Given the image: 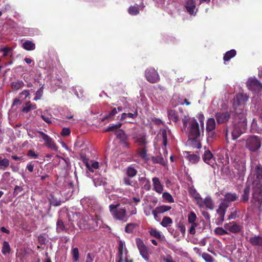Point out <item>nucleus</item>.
Instances as JSON below:
<instances>
[{
    "mask_svg": "<svg viewBox=\"0 0 262 262\" xmlns=\"http://www.w3.org/2000/svg\"><path fill=\"white\" fill-rule=\"evenodd\" d=\"M247 94L239 93L236 95L233 101V107L234 112L239 116L241 121L238 124L234 126V129L232 132L234 139L238 138L246 130L247 126V120L245 118L246 111L244 110L245 103L248 100Z\"/></svg>",
    "mask_w": 262,
    "mask_h": 262,
    "instance_id": "f257e3e1",
    "label": "nucleus"
},
{
    "mask_svg": "<svg viewBox=\"0 0 262 262\" xmlns=\"http://www.w3.org/2000/svg\"><path fill=\"white\" fill-rule=\"evenodd\" d=\"M233 161L234 167L237 170L238 174H242L246 170V160L244 156L240 153L239 148L235 145H230L227 147L226 158L220 159L223 165L229 163V157Z\"/></svg>",
    "mask_w": 262,
    "mask_h": 262,
    "instance_id": "f03ea898",
    "label": "nucleus"
},
{
    "mask_svg": "<svg viewBox=\"0 0 262 262\" xmlns=\"http://www.w3.org/2000/svg\"><path fill=\"white\" fill-rule=\"evenodd\" d=\"M183 129L191 139H196L203 135L204 130L199 127V123L194 118L184 116L182 118Z\"/></svg>",
    "mask_w": 262,
    "mask_h": 262,
    "instance_id": "7ed1b4c3",
    "label": "nucleus"
},
{
    "mask_svg": "<svg viewBox=\"0 0 262 262\" xmlns=\"http://www.w3.org/2000/svg\"><path fill=\"white\" fill-rule=\"evenodd\" d=\"M255 175L258 182L254 189L251 201L255 206L260 207L262 203V168L259 166L255 167Z\"/></svg>",
    "mask_w": 262,
    "mask_h": 262,
    "instance_id": "20e7f679",
    "label": "nucleus"
},
{
    "mask_svg": "<svg viewBox=\"0 0 262 262\" xmlns=\"http://www.w3.org/2000/svg\"><path fill=\"white\" fill-rule=\"evenodd\" d=\"M109 210L115 219L124 222L127 221L128 216L126 213V208L120 204L110 205Z\"/></svg>",
    "mask_w": 262,
    "mask_h": 262,
    "instance_id": "39448f33",
    "label": "nucleus"
},
{
    "mask_svg": "<svg viewBox=\"0 0 262 262\" xmlns=\"http://www.w3.org/2000/svg\"><path fill=\"white\" fill-rule=\"evenodd\" d=\"M102 224V221L97 217L94 219L92 216H85L82 221L79 224V227L83 230H93L96 228L100 227Z\"/></svg>",
    "mask_w": 262,
    "mask_h": 262,
    "instance_id": "423d86ee",
    "label": "nucleus"
},
{
    "mask_svg": "<svg viewBox=\"0 0 262 262\" xmlns=\"http://www.w3.org/2000/svg\"><path fill=\"white\" fill-rule=\"evenodd\" d=\"M261 140L255 136H252L247 138L246 147L251 151H255L261 146Z\"/></svg>",
    "mask_w": 262,
    "mask_h": 262,
    "instance_id": "0eeeda50",
    "label": "nucleus"
},
{
    "mask_svg": "<svg viewBox=\"0 0 262 262\" xmlns=\"http://www.w3.org/2000/svg\"><path fill=\"white\" fill-rule=\"evenodd\" d=\"M247 86L249 90L260 96L262 93V83L255 78H250L247 82Z\"/></svg>",
    "mask_w": 262,
    "mask_h": 262,
    "instance_id": "6e6552de",
    "label": "nucleus"
},
{
    "mask_svg": "<svg viewBox=\"0 0 262 262\" xmlns=\"http://www.w3.org/2000/svg\"><path fill=\"white\" fill-rule=\"evenodd\" d=\"M229 206L227 202H222L217 209V213L219 215L216 219V225H220L224 221V216L227 208Z\"/></svg>",
    "mask_w": 262,
    "mask_h": 262,
    "instance_id": "1a4fd4ad",
    "label": "nucleus"
},
{
    "mask_svg": "<svg viewBox=\"0 0 262 262\" xmlns=\"http://www.w3.org/2000/svg\"><path fill=\"white\" fill-rule=\"evenodd\" d=\"M137 246L139 251L140 255L147 262L149 261V254L147 247L144 245L143 241L139 238L136 239Z\"/></svg>",
    "mask_w": 262,
    "mask_h": 262,
    "instance_id": "9d476101",
    "label": "nucleus"
},
{
    "mask_svg": "<svg viewBox=\"0 0 262 262\" xmlns=\"http://www.w3.org/2000/svg\"><path fill=\"white\" fill-rule=\"evenodd\" d=\"M38 133L40 135V137L43 140L45 144L47 147L51 149L52 150H57V146L50 137L41 131L38 132Z\"/></svg>",
    "mask_w": 262,
    "mask_h": 262,
    "instance_id": "9b49d317",
    "label": "nucleus"
},
{
    "mask_svg": "<svg viewBox=\"0 0 262 262\" xmlns=\"http://www.w3.org/2000/svg\"><path fill=\"white\" fill-rule=\"evenodd\" d=\"M146 79L150 83H155L158 81L159 76L154 69H149L145 71Z\"/></svg>",
    "mask_w": 262,
    "mask_h": 262,
    "instance_id": "f8f14e48",
    "label": "nucleus"
},
{
    "mask_svg": "<svg viewBox=\"0 0 262 262\" xmlns=\"http://www.w3.org/2000/svg\"><path fill=\"white\" fill-rule=\"evenodd\" d=\"M185 8L187 12L191 15H195L198 11L194 0H186Z\"/></svg>",
    "mask_w": 262,
    "mask_h": 262,
    "instance_id": "ddd939ff",
    "label": "nucleus"
},
{
    "mask_svg": "<svg viewBox=\"0 0 262 262\" xmlns=\"http://www.w3.org/2000/svg\"><path fill=\"white\" fill-rule=\"evenodd\" d=\"M200 208H206L209 209H213L214 208L213 202L210 197L207 196L204 200L201 199L198 201V204Z\"/></svg>",
    "mask_w": 262,
    "mask_h": 262,
    "instance_id": "4468645a",
    "label": "nucleus"
},
{
    "mask_svg": "<svg viewBox=\"0 0 262 262\" xmlns=\"http://www.w3.org/2000/svg\"><path fill=\"white\" fill-rule=\"evenodd\" d=\"M153 190L158 193L161 194L164 190V185L162 184L159 178L154 177L152 178Z\"/></svg>",
    "mask_w": 262,
    "mask_h": 262,
    "instance_id": "2eb2a0df",
    "label": "nucleus"
},
{
    "mask_svg": "<svg viewBox=\"0 0 262 262\" xmlns=\"http://www.w3.org/2000/svg\"><path fill=\"white\" fill-rule=\"evenodd\" d=\"M224 228L226 230L231 233H237L239 232L241 230V226L235 222H230L226 223L224 225Z\"/></svg>",
    "mask_w": 262,
    "mask_h": 262,
    "instance_id": "dca6fc26",
    "label": "nucleus"
},
{
    "mask_svg": "<svg viewBox=\"0 0 262 262\" xmlns=\"http://www.w3.org/2000/svg\"><path fill=\"white\" fill-rule=\"evenodd\" d=\"M203 159L206 164L210 165L211 166H213L215 164V159L214 158L212 154L209 150L205 151L203 156Z\"/></svg>",
    "mask_w": 262,
    "mask_h": 262,
    "instance_id": "f3484780",
    "label": "nucleus"
},
{
    "mask_svg": "<svg viewBox=\"0 0 262 262\" xmlns=\"http://www.w3.org/2000/svg\"><path fill=\"white\" fill-rule=\"evenodd\" d=\"M82 161L85 165L86 168L91 172H94V170L99 167V163L95 161H90L85 157L82 158Z\"/></svg>",
    "mask_w": 262,
    "mask_h": 262,
    "instance_id": "a211bd4d",
    "label": "nucleus"
},
{
    "mask_svg": "<svg viewBox=\"0 0 262 262\" xmlns=\"http://www.w3.org/2000/svg\"><path fill=\"white\" fill-rule=\"evenodd\" d=\"M215 118L219 124L224 123L227 122L230 117V114L228 112H219L215 114Z\"/></svg>",
    "mask_w": 262,
    "mask_h": 262,
    "instance_id": "6ab92c4d",
    "label": "nucleus"
},
{
    "mask_svg": "<svg viewBox=\"0 0 262 262\" xmlns=\"http://www.w3.org/2000/svg\"><path fill=\"white\" fill-rule=\"evenodd\" d=\"M134 141L141 146H145L147 144L146 136L144 133L135 134L133 137Z\"/></svg>",
    "mask_w": 262,
    "mask_h": 262,
    "instance_id": "aec40b11",
    "label": "nucleus"
},
{
    "mask_svg": "<svg viewBox=\"0 0 262 262\" xmlns=\"http://www.w3.org/2000/svg\"><path fill=\"white\" fill-rule=\"evenodd\" d=\"M118 256L124 257L125 262H133L132 260H128L127 257V250L125 244L122 241H120L118 247Z\"/></svg>",
    "mask_w": 262,
    "mask_h": 262,
    "instance_id": "412c9836",
    "label": "nucleus"
},
{
    "mask_svg": "<svg viewBox=\"0 0 262 262\" xmlns=\"http://www.w3.org/2000/svg\"><path fill=\"white\" fill-rule=\"evenodd\" d=\"M139 182L142 189L146 191L150 190L151 184L149 179L145 177H140L139 178Z\"/></svg>",
    "mask_w": 262,
    "mask_h": 262,
    "instance_id": "4be33fe9",
    "label": "nucleus"
},
{
    "mask_svg": "<svg viewBox=\"0 0 262 262\" xmlns=\"http://www.w3.org/2000/svg\"><path fill=\"white\" fill-rule=\"evenodd\" d=\"M238 199V196L235 193H227L224 195V198L222 202L229 203L236 201Z\"/></svg>",
    "mask_w": 262,
    "mask_h": 262,
    "instance_id": "5701e85b",
    "label": "nucleus"
},
{
    "mask_svg": "<svg viewBox=\"0 0 262 262\" xmlns=\"http://www.w3.org/2000/svg\"><path fill=\"white\" fill-rule=\"evenodd\" d=\"M186 157L187 159L192 164L197 163L200 159V157L196 154H190L189 152H186Z\"/></svg>",
    "mask_w": 262,
    "mask_h": 262,
    "instance_id": "b1692460",
    "label": "nucleus"
},
{
    "mask_svg": "<svg viewBox=\"0 0 262 262\" xmlns=\"http://www.w3.org/2000/svg\"><path fill=\"white\" fill-rule=\"evenodd\" d=\"M249 242L254 246H262V237L259 236H254L251 237L249 239Z\"/></svg>",
    "mask_w": 262,
    "mask_h": 262,
    "instance_id": "393cba45",
    "label": "nucleus"
},
{
    "mask_svg": "<svg viewBox=\"0 0 262 262\" xmlns=\"http://www.w3.org/2000/svg\"><path fill=\"white\" fill-rule=\"evenodd\" d=\"M215 121L214 118H210L207 120L206 130L208 132L212 131L215 128Z\"/></svg>",
    "mask_w": 262,
    "mask_h": 262,
    "instance_id": "a878e982",
    "label": "nucleus"
},
{
    "mask_svg": "<svg viewBox=\"0 0 262 262\" xmlns=\"http://www.w3.org/2000/svg\"><path fill=\"white\" fill-rule=\"evenodd\" d=\"M138 154L139 157H141L145 161H146L148 160V158L147 155V150L145 146L143 147L139 148L138 149Z\"/></svg>",
    "mask_w": 262,
    "mask_h": 262,
    "instance_id": "bb28decb",
    "label": "nucleus"
},
{
    "mask_svg": "<svg viewBox=\"0 0 262 262\" xmlns=\"http://www.w3.org/2000/svg\"><path fill=\"white\" fill-rule=\"evenodd\" d=\"M137 115L138 112L136 110H135L134 113H123L121 114L120 120L123 121L125 120L127 118L134 119Z\"/></svg>",
    "mask_w": 262,
    "mask_h": 262,
    "instance_id": "cd10ccee",
    "label": "nucleus"
},
{
    "mask_svg": "<svg viewBox=\"0 0 262 262\" xmlns=\"http://www.w3.org/2000/svg\"><path fill=\"white\" fill-rule=\"evenodd\" d=\"M80 202L82 205L89 207L94 203V200L90 197H84L81 200Z\"/></svg>",
    "mask_w": 262,
    "mask_h": 262,
    "instance_id": "c85d7f7f",
    "label": "nucleus"
},
{
    "mask_svg": "<svg viewBox=\"0 0 262 262\" xmlns=\"http://www.w3.org/2000/svg\"><path fill=\"white\" fill-rule=\"evenodd\" d=\"M236 52L234 49L227 51L224 56V60L225 61L230 60L231 58L234 57L236 55Z\"/></svg>",
    "mask_w": 262,
    "mask_h": 262,
    "instance_id": "c756f323",
    "label": "nucleus"
},
{
    "mask_svg": "<svg viewBox=\"0 0 262 262\" xmlns=\"http://www.w3.org/2000/svg\"><path fill=\"white\" fill-rule=\"evenodd\" d=\"M23 47L26 50L31 51L35 48V45L31 41L27 40L23 43Z\"/></svg>",
    "mask_w": 262,
    "mask_h": 262,
    "instance_id": "7c9ffc66",
    "label": "nucleus"
},
{
    "mask_svg": "<svg viewBox=\"0 0 262 262\" xmlns=\"http://www.w3.org/2000/svg\"><path fill=\"white\" fill-rule=\"evenodd\" d=\"M169 120L174 122H177L179 120V117L177 115L176 112L173 110H170L167 113Z\"/></svg>",
    "mask_w": 262,
    "mask_h": 262,
    "instance_id": "2f4dec72",
    "label": "nucleus"
},
{
    "mask_svg": "<svg viewBox=\"0 0 262 262\" xmlns=\"http://www.w3.org/2000/svg\"><path fill=\"white\" fill-rule=\"evenodd\" d=\"M210 245L213 249H220L222 247V244L221 242L214 238H213L210 241Z\"/></svg>",
    "mask_w": 262,
    "mask_h": 262,
    "instance_id": "473e14b6",
    "label": "nucleus"
},
{
    "mask_svg": "<svg viewBox=\"0 0 262 262\" xmlns=\"http://www.w3.org/2000/svg\"><path fill=\"white\" fill-rule=\"evenodd\" d=\"M10 250L11 248L9 243L7 241H4L2 245V253L5 255H7L10 253Z\"/></svg>",
    "mask_w": 262,
    "mask_h": 262,
    "instance_id": "72a5a7b5",
    "label": "nucleus"
},
{
    "mask_svg": "<svg viewBox=\"0 0 262 262\" xmlns=\"http://www.w3.org/2000/svg\"><path fill=\"white\" fill-rule=\"evenodd\" d=\"M12 48L8 47H4L0 49V52H3L4 57L12 56Z\"/></svg>",
    "mask_w": 262,
    "mask_h": 262,
    "instance_id": "f704fd0d",
    "label": "nucleus"
},
{
    "mask_svg": "<svg viewBox=\"0 0 262 262\" xmlns=\"http://www.w3.org/2000/svg\"><path fill=\"white\" fill-rule=\"evenodd\" d=\"M149 233L151 236L158 239H162L164 237V236L162 235L161 232L156 229H151L149 231Z\"/></svg>",
    "mask_w": 262,
    "mask_h": 262,
    "instance_id": "c9c22d12",
    "label": "nucleus"
},
{
    "mask_svg": "<svg viewBox=\"0 0 262 262\" xmlns=\"http://www.w3.org/2000/svg\"><path fill=\"white\" fill-rule=\"evenodd\" d=\"M172 223V219L169 217L165 216L163 218L161 225L164 227H167L168 226H170Z\"/></svg>",
    "mask_w": 262,
    "mask_h": 262,
    "instance_id": "e433bc0d",
    "label": "nucleus"
},
{
    "mask_svg": "<svg viewBox=\"0 0 262 262\" xmlns=\"http://www.w3.org/2000/svg\"><path fill=\"white\" fill-rule=\"evenodd\" d=\"M24 83L21 80H17L11 83V87L15 90H17L23 87Z\"/></svg>",
    "mask_w": 262,
    "mask_h": 262,
    "instance_id": "4c0bfd02",
    "label": "nucleus"
},
{
    "mask_svg": "<svg viewBox=\"0 0 262 262\" xmlns=\"http://www.w3.org/2000/svg\"><path fill=\"white\" fill-rule=\"evenodd\" d=\"M36 108V105L35 104H31L30 102H28L26 104L22 110V111L25 113H28L31 110H33Z\"/></svg>",
    "mask_w": 262,
    "mask_h": 262,
    "instance_id": "58836bf2",
    "label": "nucleus"
},
{
    "mask_svg": "<svg viewBox=\"0 0 262 262\" xmlns=\"http://www.w3.org/2000/svg\"><path fill=\"white\" fill-rule=\"evenodd\" d=\"M214 232L215 234L219 235H224L226 234H229V232H228L225 228H223L222 227H217L216 228Z\"/></svg>",
    "mask_w": 262,
    "mask_h": 262,
    "instance_id": "ea45409f",
    "label": "nucleus"
},
{
    "mask_svg": "<svg viewBox=\"0 0 262 262\" xmlns=\"http://www.w3.org/2000/svg\"><path fill=\"white\" fill-rule=\"evenodd\" d=\"M249 193L250 188L248 186H247L244 190L243 194L241 198L242 201L246 202L248 201Z\"/></svg>",
    "mask_w": 262,
    "mask_h": 262,
    "instance_id": "a19ab883",
    "label": "nucleus"
},
{
    "mask_svg": "<svg viewBox=\"0 0 262 262\" xmlns=\"http://www.w3.org/2000/svg\"><path fill=\"white\" fill-rule=\"evenodd\" d=\"M137 173V170L133 167L129 166L126 169V174L130 178L135 177Z\"/></svg>",
    "mask_w": 262,
    "mask_h": 262,
    "instance_id": "79ce46f5",
    "label": "nucleus"
},
{
    "mask_svg": "<svg viewBox=\"0 0 262 262\" xmlns=\"http://www.w3.org/2000/svg\"><path fill=\"white\" fill-rule=\"evenodd\" d=\"M157 211L159 213H163L171 209V207L167 205H162L156 207Z\"/></svg>",
    "mask_w": 262,
    "mask_h": 262,
    "instance_id": "37998d69",
    "label": "nucleus"
},
{
    "mask_svg": "<svg viewBox=\"0 0 262 262\" xmlns=\"http://www.w3.org/2000/svg\"><path fill=\"white\" fill-rule=\"evenodd\" d=\"M189 192L190 194L193 196V198L196 200V203L198 204V201L201 199V197L200 194L196 191L195 189L191 188L189 190Z\"/></svg>",
    "mask_w": 262,
    "mask_h": 262,
    "instance_id": "c03bdc74",
    "label": "nucleus"
},
{
    "mask_svg": "<svg viewBox=\"0 0 262 262\" xmlns=\"http://www.w3.org/2000/svg\"><path fill=\"white\" fill-rule=\"evenodd\" d=\"M160 134L163 138V144L166 146L167 144V132L165 129H162L160 130Z\"/></svg>",
    "mask_w": 262,
    "mask_h": 262,
    "instance_id": "a18cd8bd",
    "label": "nucleus"
},
{
    "mask_svg": "<svg viewBox=\"0 0 262 262\" xmlns=\"http://www.w3.org/2000/svg\"><path fill=\"white\" fill-rule=\"evenodd\" d=\"M56 226V230L58 232H62L66 230V227L64 226V225L63 222L60 220H58Z\"/></svg>",
    "mask_w": 262,
    "mask_h": 262,
    "instance_id": "49530a36",
    "label": "nucleus"
},
{
    "mask_svg": "<svg viewBox=\"0 0 262 262\" xmlns=\"http://www.w3.org/2000/svg\"><path fill=\"white\" fill-rule=\"evenodd\" d=\"M162 198L168 203H173L174 200L172 195L168 192H164L162 194Z\"/></svg>",
    "mask_w": 262,
    "mask_h": 262,
    "instance_id": "de8ad7c7",
    "label": "nucleus"
},
{
    "mask_svg": "<svg viewBox=\"0 0 262 262\" xmlns=\"http://www.w3.org/2000/svg\"><path fill=\"white\" fill-rule=\"evenodd\" d=\"M9 160L6 158L0 160V169L5 170L9 165Z\"/></svg>",
    "mask_w": 262,
    "mask_h": 262,
    "instance_id": "09e8293b",
    "label": "nucleus"
},
{
    "mask_svg": "<svg viewBox=\"0 0 262 262\" xmlns=\"http://www.w3.org/2000/svg\"><path fill=\"white\" fill-rule=\"evenodd\" d=\"M72 254L73 259L74 261H78L79 260V251L78 248H74L72 249Z\"/></svg>",
    "mask_w": 262,
    "mask_h": 262,
    "instance_id": "8fccbe9b",
    "label": "nucleus"
},
{
    "mask_svg": "<svg viewBox=\"0 0 262 262\" xmlns=\"http://www.w3.org/2000/svg\"><path fill=\"white\" fill-rule=\"evenodd\" d=\"M122 125L121 123H118L116 124H111L109 127H108L105 131L106 132H112L116 130L117 129L120 128Z\"/></svg>",
    "mask_w": 262,
    "mask_h": 262,
    "instance_id": "3c124183",
    "label": "nucleus"
},
{
    "mask_svg": "<svg viewBox=\"0 0 262 262\" xmlns=\"http://www.w3.org/2000/svg\"><path fill=\"white\" fill-rule=\"evenodd\" d=\"M136 224L134 223H129L127 224L125 227V231L127 233H132L133 230L135 229Z\"/></svg>",
    "mask_w": 262,
    "mask_h": 262,
    "instance_id": "603ef678",
    "label": "nucleus"
},
{
    "mask_svg": "<svg viewBox=\"0 0 262 262\" xmlns=\"http://www.w3.org/2000/svg\"><path fill=\"white\" fill-rule=\"evenodd\" d=\"M128 12L132 15H136L139 13V10L137 7L130 6L128 9Z\"/></svg>",
    "mask_w": 262,
    "mask_h": 262,
    "instance_id": "864d4df0",
    "label": "nucleus"
},
{
    "mask_svg": "<svg viewBox=\"0 0 262 262\" xmlns=\"http://www.w3.org/2000/svg\"><path fill=\"white\" fill-rule=\"evenodd\" d=\"M196 219V214L193 212H191L188 216V221L190 224H196L195 221Z\"/></svg>",
    "mask_w": 262,
    "mask_h": 262,
    "instance_id": "5fc2aeb1",
    "label": "nucleus"
},
{
    "mask_svg": "<svg viewBox=\"0 0 262 262\" xmlns=\"http://www.w3.org/2000/svg\"><path fill=\"white\" fill-rule=\"evenodd\" d=\"M202 258L206 262H213L214 261L213 258L210 254L207 253H203L202 255Z\"/></svg>",
    "mask_w": 262,
    "mask_h": 262,
    "instance_id": "6e6d98bb",
    "label": "nucleus"
},
{
    "mask_svg": "<svg viewBox=\"0 0 262 262\" xmlns=\"http://www.w3.org/2000/svg\"><path fill=\"white\" fill-rule=\"evenodd\" d=\"M197 118L198 120H199V122L200 123L201 126L202 127V129L204 130V115L202 113H199L197 115Z\"/></svg>",
    "mask_w": 262,
    "mask_h": 262,
    "instance_id": "4d7b16f0",
    "label": "nucleus"
},
{
    "mask_svg": "<svg viewBox=\"0 0 262 262\" xmlns=\"http://www.w3.org/2000/svg\"><path fill=\"white\" fill-rule=\"evenodd\" d=\"M43 94V86H42L36 92L35 94V97L34 98V100L36 101L39 100Z\"/></svg>",
    "mask_w": 262,
    "mask_h": 262,
    "instance_id": "13d9d810",
    "label": "nucleus"
},
{
    "mask_svg": "<svg viewBox=\"0 0 262 262\" xmlns=\"http://www.w3.org/2000/svg\"><path fill=\"white\" fill-rule=\"evenodd\" d=\"M154 161L155 163H160L162 165L165 164V159L161 156H157L154 159Z\"/></svg>",
    "mask_w": 262,
    "mask_h": 262,
    "instance_id": "bf43d9fd",
    "label": "nucleus"
},
{
    "mask_svg": "<svg viewBox=\"0 0 262 262\" xmlns=\"http://www.w3.org/2000/svg\"><path fill=\"white\" fill-rule=\"evenodd\" d=\"M164 262H176L170 255H166L162 257Z\"/></svg>",
    "mask_w": 262,
    "mask_h": 262,
    "instance_id": "052dcab7",
    "label": "nucleus"
},
{
    "mask_svg": "<svg viewBox=\"0 0 262 262\" xmlns=\"http://www.w3.org/2000/svg\"><path fill=\"white\" fill-rule=\"evenodd\" d=\"M83 91L80 86L75 87V95L78 97L80 98L82 96Z\"/></svg>",
    "mask_w": 262,
    "mask_h": 262,
    "instance_id": "680f3d73",
    "label": "nucleus"
},
{
    "mask_svg": "<svg viewBox=\"0 0 262 262\" xmlns=\"http://www.w3.org/2000/svg\"><path fill=\"white\" fill-rule=\"evenodd\" d=\"M93 181L96 186L104 185L105 183L101 179H95Z\"/></svg>",
    "mask_w": 262,
    "mask_h": 262,
    "instance_id": "e2e57ef3",
    "label": "nucleus"
},
{
    "mask_svg": "<svg viewBox=\"0 0 262 262\" xmlns=\"http://www.w3.org/2000/svg\"><path fill=\"white\" fill-rule=\"evenodd\" d=\"M117 113V108H113L111 112L108 114V115L105 117L106 119H112L114 115H115Z\"/></svg>",
    "mask_w": 262,
    "mask_h": 262,
    "instance_id": "0e129e2a",
    "label": "nucleus"
},
{
    "mask_svg": "<svg viewBox=\"0 0 262 262\" xmlns=\"http://www.w3.org/2000/svg\"><path fill=\"white\" fill-rule=\"evenodd\" d=\"M28 156L33 159H37L38 157V155L36 154L35 151L32 150L28 151Z\"/></svg>",
    "mask_w": 262,
    "mask_h": 262,
    "instance_id": "69168bd1",
    "label": "nucleus"
},
{
    "mask_svg": "<svg viewBox=\"0 0 262 262\" xmlns=\"http://www.w3.org/2000/svg\"><path fill=\"white\" fill-rule=\"evenodd\" d=\"M70 130L69 128L64 127L62 129L61 135L62 136H68L70 134Z\"/></svg>",
    "mask_w": 262,
    "mask_h": 262,
    "instance_id": "338daca9",
    "label": "nucleus"
},
{
    "mask_svg": "<svg viewBox=\"0 0 262 262\" xmlns=\"http://www.w3.org/2000/svg\"><path fill=\"white\" fill-rule=\"evenodd\" d=\"M191 227H190L189 229V233L190 234L193 235L195 233V227L197 226V224H191Z\"/></svg>",
    "mask_w": 262,
    "mask_h": 262,
    "instance_id": "774afa93",
    "label": "nucleus"
}]
</instances>
